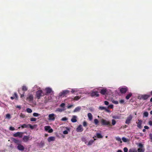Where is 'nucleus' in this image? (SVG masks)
Segmentation results:
<instances>
[{"label":"nucleus","mask_w":152,"mask_h":152,"mask_svg":"<svg viewBox=\"0 0 152 152\" xmlns=\"http://www.w3.org/2000/svg\"><path fill=\"white\" fill-rule=\"evenodd\" d=\"M45 90L46 91V93L45 94V95H48V94L51 93L52 92V89L50 88H45Z\"/></svg>","instance_id":"obj_10"},{"label":"nucleus","mask_w":152,"mask_h":152,"mask_svg":"<svg viewBox=\"0 0 152 152\" xmlns=\"http://www.w3.org/2000/svg\"><path fill=\"white\" fill-rule=\"evenodd\" d=\"M138 122H137V126L140 129H141L142 128V121L141 120L138 119Z\"/></svg>","instance_id":"obj_14"},{"label":"nucleus","mask_w":152,"mask_h":152,"mask_svg":"<svg viewBox=\"0 0 152 152\" xmlns=\"http://www.w3.org/2000/svg\"><path fill=\"white\" fill-rule=\"evenodd\" d=\"M45 94L41 90H38L36 92V97L38 99H39L41 97L44 96Z\"/></svg>","instance_id":"obj_1"},{"label":"nucleus","mask_w":152,"mask_h":152,"mask_svg":"<svg viewBox=\"0 0 152 152\" xmlns=\"http://www.w3.org/2000/svg\"><path fill=\"white\" fill-rule=\"evenodd\" d=\"M115 139L118 141L120 142L121 143L122 142L121 139L119 137H115Z\"/></svg>","instance_id":"obj_29"},{"label":"nucleus","mask_w":152,"mask_h":152,"mask_svg":"<svg viewBox=\"0 0 152 152\" xmlns=\"http://www.w3.org/2000/svg\"><path fill=\"white\" fill-rule=\"evenodd\" d=\"M73 106V105H72V104H71V105H69V106H67V108L68 109H70Z\"/></svg>","instance_id":"obj_56"},{"label":"nucleus","mask_w":152,"mask_h":152,"mask_svg":"<svg viewBox=\"0 0 152 152\" xmlns=\"http://www.w3.org/2000/svg\"><path fill=\"white\" fill-rule=\"evenodd\" d=\"M45 130L46 131H48L49 133H52L53 131V129L51 128V127L49 126H45L44 127Z\"/></svg>","instance_id":"obj_5"},{"label":"nucleus","mask_w":152,"mask_h":152,"mask_svg":"<svg viewBox=\"0 0 152 152\" xmlns=\"http://www.w3.org/2000/svg\"><path fill=\"white\" fill-rule=\"evenodd\" d=\"M68 120V118L66 117H63L61 119V121H66Z\"/></svg>","instance_id":"obj_37"},{"label":"nucleus","mask_w":152,"mask_h":152,"mask_svg":"<svg viewBox=\"0 0 152 152\" xmlns=\"http://www.w3.org/2000/svg\"><path fill=\"white\" fill-rule=\"evenodd\" d=\"M6 118H7L8 119H10L11 118L10 115L9 114H7L6 115Z\"/></svg>","instance_id":"obj_45"},{"label":"nucleus","mask_w":152,"mask_h":152,"mask_svg":"<svg viewBox=\"0 0 152 152\" xmlns=\"http://www.w3.org/2000/svg\"><path fill=\"white\" fill-rule=\"evenodd\" d=\"M81 109V107L79 106L76 107L73 110L74 112H77L79 111Z\"/></svg>","instance_id":"obj_20"},{"label":"nucleus","mask_w":152,"mask_h":152,"mask_svg":"<svg viewBox=\"0 0 152 152\" xmlns=\"http://www.w3.org/2000/svg\"><path fill=\"white\" fill-rule=\"evenodd\" d=\"M77 117L75 115H73L71 119V121L73 123H75L77 121L76 118Z\"/></svg>","instance_id":"obj_18"},{"label":"nucleus","mask_w":152,"mask_h":152,"mask_svg":"<svg viewBox=\"0 0 152 152\" xmlns=\"http://www.w3.org/2000/svg\"><path fill=\"white\" fill-rule=\"evenodd\" d=\"M113 104H110L109 105L108 107V108H113Z\"/></svg>","instance_id":"obj_54"},{"label":"nucleus","mask_w":152,"mask_h":152,"mask_svg":"<svg viewBox=\"0 0 152 152\" xmlns=\"http://www.w3.org/2000/svg\"><path fill=\"white\" fill-rule=\"evenodd\" d=\"M150 126H152V121H149L148 122Z\"/></svg>","instance_id":"obj_57"},{"label":"nucleus","mask_w":152,"mask_h":152,"mask_svg":"<svg viewBox=\"0 0 152 152\" xmlns=\"http://www.w3.org/2000/svg\"><path fill=\"white\" fill-rule=\"evenodd\" d=\"M129 152H135V150L133 149H130L129 150Z\"/></svg>","instance_id":"obj_48"},{"label":"nucleus","mask_w":152,"mask_h":152,"mask_svg":"<svg viewBox=\"0 0 152 152\" xmlns=\"http://www.w3.org/2000/svg\"><path fill=\"white\" fill-rule=\"evenodd\" d=\"M96 136H95L94 137H93V138H94V140H90L88 142L87 145H92L93 143L94 142V141L96 140V139L94 138V137H96Z\"/></svg>","instance_id":"obj_16"},{"label":"nucleus","mask_w":152,"mask_h":152,"mask_svg":"<svg viewBox=\"0 0 152 152\" xmlns=\"http://www.w3.org/2000/svg\"><path fill=\"white\" fill-rule=\"evenodd\" d=\"M13 141L15 143L17 144V145H18L19 144H20V141H19V140L18 139H16L15 138H13Z\"/></svg>","instance_id":"obj_21"},{"label":"nucleus","mask_w":152,"mask_h":152,"mask_svg":"<svg viewBox=\"0 0 152 152\" xmlns=\"http://www.w3.org/2000/svg\"><path fill=\"white\" fill-rule=\"evenodd\" d=\"M112 102L114 104H118V102L117 101L113 100Z\"/></svg>","instance_id":"obj_50"},{"label":"nucleus","mask_w":152,"mask_h":152,"mask_svg":"<svg viewBox=\"0 0 152 152\" xmlns=\"http://www.w3.org/2000/svg\"><path fill=\"white\" fill-rule=\"evenodd\" d=\"M96 135L97 137L99 138H102L103 137L101 134L99 133H97Z\"/></svg>","instance_id":"obj_26"},{"label":"nucleus","mask_w":152,"mask_h":152,"mask_svg":"<svg viewBox=\"0 0 152 152\" xmlns=\"http://www.w3.org/2000/svg\"><path fill=\"white\" fill-rule=\"evenodd\" d=\"M138 146L140 148H142L143 146V145L141 143H140Z\"/></svg>","instance_id":"obj_53"},{"label":"nucleus","mask_w":152,"mask_h":152,"mask_svg":"<svg viewBox=\"0 0 152 152\" xmlns=\"http://www.w3.org/2000/svg\"><path fill=\"white\" fill-rule=\"evenodd\" d=\"M65 105V104L64 103H61L60 105V106L61 107H64V106Z\"/></svg>","instance_id":"obj_51"},{"label":"nucleus","mask_w":152,"mask_h":152,"mask_svg":"<svg viewBox=\"0 0 152 152\" xmlns=\"http://www.w3.org/2000/svg\"><path fill=\"white\" fill-rule=\"evenodd\" d=\"M116 124V121H115L114 119H113L112 120V124L113 125H114Z\"/></svg>","instance_id":"obj_47"},{"label":"nucleus","mask_w":152,"mask_h":152,"mask_svg":"<svg viewBox=\"0 0 152 152\" xmlns=\"http://www.w3.org/2000/svg\"><path fill=\"white\" fill-rule=\"evenodd\" d=\"M37 120V119L34 118H30V121H35Z\"/></svg>","instance_id":"obj_44"},{"label":"nucleus","mask_w":152,"mask_h":152,"mask_svg":"<svg viewBox=\"0 0 152 152\" xmlns=\"http://www.w3.org/2000/svg\"><path fill=\"white\" fill-rule=\"evenodd\" d=\"M13 96L14 97L15 99H17L18 98V95L16 93H15L13 95Z\"/></svg>","instance_id":"obj_30"},{"label":"nucleus","mask_w":152,"mask_h":152,"mask_svg":"<svg viewBox=\"0 0 152 152\" xmlns=\"http://www.w3.org/2000/svg\"><path fill=\"white\" fill-rule=\"evenodd\" d=\"M28 89V88L27 87L25 86H22V90L23 91H27Z\"/></svg>","instance_id":"obj_28"},{"label":"nucleus","mask_w":152,"mask_h":152,"mask_svg":"<svg viewBox=\"0 0 152 152\" xmlns=\"http://www.w3.org/2000/svg\"><path fill=\"white\" fill-rule=\"evenodd\" d=\"M132 95V94L131 93H129L126 96V99L127 100L129 99Z\"/></svg>","instance_id":"obj_24"},{"label":"nucleus","mask_w":152,"mask_h":152,"mask_svg":"<svg viewBox=\"0 0 152 152\" xmlns=\"http://www.w3.org/2000/svg\"><path fill=\"white\" fill-rule=\"evenodd\" d=\"M105 107H102V106H99V109L101 110H105Z\"/></svg>","instance_id":"obj_41"},{"label":"nucleus","mask_w":152,"mask_h":152,"mask_svg":"<svg viewBox=\"0 0 152 152\" xmlns=\"http://www.w3.org/2000/svg\"><path fill=\"white\" fill-rule=\"evenodd\" d=\"M105 110L107 112H110V110L108 109H107L106 108H105Z\"/></svg>","instance_id":"obj_59"},{"label":"nucleus","mask_w":152,"mask_h":152,"mask_svg":"<svg viewBox=\"0 0 152 152\" xmlns=\"http://www.w3.org/2000/svg\"><path fill=\"white\" fill-rule=\"evenodd\" d=\"M107 92V90L106 89H102L100 91V93L103 95H104Z\"/></svg>","instance_id":"obj_22"},{"label":"nucleus","mask_w":152,"mask_h":152,"mask_svg":"<svg viewBox=\"0 0 152 152\" xmlns=\"http://www.w3.org/2000/svg\"><path fill=\"white\" fill-rule=\"evenodd\" d=\"M27 99L29 101H32L33 99V96L32 94H30L28 97L27 98Z\"/></svg>","instance_id":"obj_19"},{"label":"nucleus","mask_w":152,"mask_h":152,"mask_svg":"<svg viewBox=\"0 0 152 152\" xmlns=\"http://www.w3.org/2000/svg\"><path fill=\"white\" fill-rule=\"evenodd\" d=\"M117 152H123L121 150H118Z\"/></svg>","instance_id":"obj_64"},{"label":"nucleus","mask_w":152,"mask_h":152,"mask_svg":"<svg viewBox=\"0 0 152 152\" xmlns=\"http://www.w3.org/2000/svg\"><path fill=\"white\" fill-rule=\"evenodd\" d=\"M88 117L90 120H91L92 119V115L91 113H89L88 114Z\"/></svg>","instance_id":"obj_23"},{"label":"nucleus","mask_w":152,"mask_h":152,"mask_svg":"<svg viewBox=\"0 0 152 152\" xmlns=\"http://www.w3.org/2000/svg\"><path fill=\"white\" fill-rule=\"evenodd\" d=\"M64 110L60 108H58L56 109V111H58L59 112H61L62 111Z\"/></svg>","instance_id":"obj_38"},{"label":"nucleus","mask_w":152,"mask_h":152,"mask_svg":"<svg viewBox=\"0 0 152 152\" xmlns=\"http://www.w3.org/2000/svg\"><path fill=\"white\" fill-rule=\"evenodd\" d=\"M33 115L34 117H37L39 116H40V115L39 114L36 113H34L33 114Z\"/></svg>","instance_id":"obj_32"},{"label":"nucleus","mask_w":152,"mask_h":152,"mask_svg":"<svg viewBox=\"0 0 152 152\" xmlns=\"http://www.w3.org/2000/svg\"><path fill=\"white\" fill-rule=\"evenodd\" d=\"M63 133L64 134H68V132L66 130H65L63 132Z\"/></svg>","instance_id":"obj_55"},{"label":"nucleus","mask_w":152,"mask_h":152,"mask_svg":"<svg viewBox=\"0 0 152 152\" xmlns=\"http://www.w3.org/2000/svg\"><path fill=\"white\" fill-rule=\"evenodd\" d=\"M133 118V116L131 115H129L127 118V119L125 121L126 124H129L130 122Z\"/></svg>","instance_id":"obj_4"},{"label":"nucleus","mask_w":152,"mask_h":152,"mask_svg":"<svg viewBox=\"0 0 152 152\" xmlns=\"http://www.w3.org/2000/svg\"><path fill=\"white\" fill-rule=\"evenodd\" d=\"M149 137H150V139L151 140L152 139V134H149Z\"/></svg>","instance_id":"obj_62"},{"label":"nucleus","mask_w":152,"mask_h":152,"mask_svg":"<svg viewBox=\"0 0 152 152\" xmlns=\"http://www.w3.org/2000/svg\"><path fill=\"white\" fill-rule=\"evenodd\" d=\"M101 122L102 125H108L109 126H111L110 122L107 121L104 119H102L101 120Z\"/></svg>","instance_id":"obj_2"},{"label":"nucleus","mask_w":152,"mask_h":152,"mask_svg":"<svg viewBox=\"0 0 152 152\" xmlns=\"http://www.w3.org/2000/svg\"><path fill=\"white\" fill-rule=\"evenodd\" d=\"M104 103L105 105H107L109 104V102L108 101H105L104 102Z\"/></svg>","instance_id":"obj_52"},{"label":"nucleus","mask_w":152,"mask_h":152,"mask_svg":"<svg viewBox=\"0 0 152 152\" xmlns=\"http://www.w3.org/2000/svg\"><path fill=\"white\" fill-rule=\"evenodd\" d=\"M20 117L22 118H24L25 117V115L22 113H21L20 115Z\"/></svg>","instance_id":"obj_42"},{"label":"nucleus","mask_w":152,"mask_h":152,"mask_svg":"<svg viewBox=\"0 0 152 152\" xmlns=\"http://www.w3.org/2000/svg\"><path fill=\"white\" fill-rule=\"evenodd\" d=\"M91 96L92 97H98L99 94L98 91H91Z\"/></svg>","instance_id":"obj_8"},{"label":"nucleus","mask_w":152,"mask_h":152,"mask_svg":"<svg viewBox=\"0 0 152 152\" xmlns=\"http://www.w3.org/2000/svg\"><path fill=\"white\" fill-rule=\"evenodd\" d=\"M144 128H145V129H149V127L147 126H144Z\"/></svg>","instance_id":"obj_60"},{"label":"nucleus","mask_w":152,"mask_h":152,"mask_svg":"<svg viewBox=\"0 0 152 152\" xmlns=\"http://www.w3.org/2000/svg\"><path fill=\"white\" fill-rule=\"evenodd\" d=\"M83 125L84 127L87 126V122L85 121H84L83 123Z\"/></svg>","instance_id":"obj_40"},{"label":"nucleus","mask_w":152,"mask_h":152,"mask_svg":"<svg viewBox=\"0 0 152 152\" xmlns=\"http://www.w3.org/2000/svg\"><path fill=\"white\" fill-rule=\"evenodd\" d=\"M55 140V137H50L48 138V140L49 142L51 141H54Z\"/></svg>","instance_id":"obj_17"},{"label":"nucleus","mask_w":152,"mask_h":152,"mask_svg":"<svg viewBox=\"0 0 152 152\" xmlns=\"http://www.w3.org/2000/svg\"><path fill=\"white\" fill-rule=\"evenodd\" d=\"M150 96H151L150 95H148L146 94L142 95L141 97V99L143 100H146Z\"/></svg>","instance_id":"obj_13"},{"label":"nucleus","mask_w":152,"mask_h":152,"mask_svg":"<svg viewBox=\"0 0 152 152\" xmlns=\"http://www.w3.org/2000/svg\"><path fill=\"white\" fill-rule=\"evenodd\" d=\"M124 100H120V103H121V104H123V103L124 102Z\"/></svg>","instance_id":"obj_58"},{"label":"nucleus","mask_w":152,"mask_h":152,"mask_svg":"<svg viewBox=\"0 0 152 152\" xmlns=\"http://www.w3.org/2000/svg\"><path fill=\"white\" fill-rule=\"evenodd\" d=\"M76 130L77 132H81L83 130L82 125H79L78 127L77 128Z\"/></svg>","instance_id":"obj_9"},{"label":"nucleus","mask_w":152,"mask_h":152,"mask_svg":"<svg viewBox=\"0 0 152 152\" xmlns=\"http://www.w3.org/2000/svg\"><path fill=\"white\" fill-rule=\"evenodd\" d=\"M69 92V90H64L62 92H60L59 94V96L61 97H64L65 95L68 94Z\"/></svg>","instance_id":"obj_3"},{"label":"nucleus","mask_w":152,"mask_h":152,"mask_svg":"<svg viewBox=\"0 0 152 152\" xmlns=\"http://www.w3.org/2000/svg\"><path fill=\"white\" fill-rule=\"evenodd\" d=\"M9 129L11 131H14L15 130V128L12 126H10L9 128Z\"/></svg>","instance_id":"obj_46"},{"label":"nucleus","mask_w":152,"mask_h":152,"mask_svg":"<svg viewBox=\"0 0 152 152\" xmlns=\"http://www.w3.org/2000/svg\"><path fill=\"white\" fill-rule=\"evenodd\" d=\"M122 140L124 142H126L127 141V139L124 137H122Z\"/></svg>","instance_id":"obj_43"},{"label":"nucleus","mask_w":152,"mask_h":152,"mask_svg":"<svg viewBox=\"0 0 152 152\" xmlns=\"http://www.w3.org/2000/svg\"><path fill=\"white\" fill-rule=\"evenodd\" d=\"M148 112H145L143 113V115L144 116L147 117L148 116Z\"/></svg>","instance_id":"obj_39"},{"label":"nucleus","mask_w":152,"mask_h":152,"mask_svg":"<svg viewBox=\"0 0 152 152\" xmlns=\"http://www.w3.org/2000/svg\"><path fill=\"white\" fill-rule=\"evenodd\" d=\"M137 151L138 152H144V150L142 148H139L138 149Z\"/></svg>","instance_id":"obj_36"},{"label":"nucleus","mask_w":152,"mask_h":152,"mask_svg":"<svg viewBox=\"0 0 152 152\" xmlns=\"http://www.w3.org/2000/svg\"><path fill=\"white\" fill-rule=\"evenodd\" d=\"M124 152H128V149L127 148L125 147L124 148Z\"/></svg>","instance_id":"obj_49"},{"label":"nucleus","mask_w":152,"mask_h":152,"mask_svg":"<svg viewBox=\"0 0 152 152\" xmlns=\"http://www.w3.org/2000/svg\"><path fill=\"white\" fill-rule=\"evenodd\" d=\"M26 111L28 113H31L32 112V110L31 109L29 108H27L26 109Z\"/></svg>","instance_id":"obj_35"},{"label":"nucleus","mask_w":152,"mask_h":152,"mask_svg":"<svg viewBox=\"0 0 152 152\" xmlns=\"http://www.w3.org/2000/svg\"><path fill=\"white\" fill-rule=\"evenodd\" d=\"M44 145V141H41L39 144V146L40 147H42Z\"/></svg>","instance_id":"obj_25"},{"label":"nucleus","mask_w":152,"mask_h":152,"mask_svg":"<svg viewBox=\"0 0 152 152\" xmlns=\"http://www.w3.org/2000/svg\"><path fill=\"white\" fill-rule=\"evenodd\" d=\"M16 107L19 109H20L21 108V106L20 105H17Z\"/></svg>","instance_id":"obj_61"},{"label":"nucleus","mask_w":152,"mask_h":152,"mask_svg":"<svg viewBox=\"0 0 152 152\" xmlns=\"http://www.w3.org/2000/svg\"><path fill=\"white\" fill-rule=\"evenodd\" d=\"M128 88L127 87L122 88H120V91L122 94H125L127 91Z\"/></svg>","instance_id":"obj_12"},{"label":"nucleus","mask_w":152,"mask_h":152,"mask_svg":"<svg viewBox=\"0 0 152 152\" xmlns=\"http://www.w3.org/2000/svg\"><path fill=\"white\" fill-rule=\"evenodd\" d=\"M17 149L19 151H23L25 149L24 147L21 144H19L17 146Z\"/></svg>","instance_id":"obj_11"},{"label":"nucleus","mask_w":152,"mask_h":152,"mask_svg":"<svg viewBox=\"0 0 152 152\" xmlns=\"http://www.w3.org/2000/svg\"><path fill=\"white\" fill-rule=\"evenodd\" d=\"M55 115L53 113L49 114L48 115L49 120L50 121H54L55 120Z\"/></svg>","instance_id":"obj_7"},{"label":"nucleus","mask_w":152,"mask_h":152,"mask_svg":"<svg viewBox=\"0 0 152 152\" xmlns=\"http://www.w3.org/2000/svg\"><path fill=\"white\" fill-rule=\"evenodd\" d=\"M21 126L22 129L28 128V124H23L22 125H21Z\"/></svg>","instance_id":"obj_27"},{"label":"nucleus","mask_w":152,"mask_h":152,"mask_svg":"<svg viewBox=\"0 0 152 152\" xmlns=\"http://www.w3.org/2000/svg\"><path fill=\"white\" fill-rule=\"evenodd\" d=\"M23 132H18L13 134V136L15 137H18L20 138H22L23 137Z\"/></svg>","instance_id":"obj_6"},{"label":"nucleus","mask_w":152,"mask_h":152,"mask_svg":"<svg viewBox=\"0 0 152 152\" xmlns=\"http://www.w3.org/2000/svg\"><path fill=\"white\" fill-rule=\"evenodd\" d=\"M80 98V97L79 96H75L74 99V100H78Z\"/></svg>","instance_id":"obj_33"},{"label":"nucleus","mask_w":152,"mask_h":152,"mask_svg":"<svg viewBox=\"0 0 152 152\" xmlns=\"http://www.w3.org/2000/svg\"><path fill=\"white\" fill-rule=\"evenodd\" d=\"M28 128L29 127L31 129H34V126H32V125H31L30 124H28Z\"/></svg>","instance_id":"obj_34"},{"label":"nucleus","mask_w":152,"mask_h":152,"mask_svg":"<svg viewBox=\"0 0 152 152\" xmlns=\"http://www.w3.org/2000/svg\"><path fill=\"white\" fill-rule=\"evenodd\" d=\"M24 92L23 94H21V95H20L21 98H22L24 96Z\"/></svg>","instance_id":"obj_63"},{"label":"nucleus","mask_w":152,"mask_h":152,"mask_svg":"<svg viewBox=\"0 0 152 152\" xmlns=\"http://www.w3.org/2000/svg\"><path fill=\"white\" fill-rule=\"evenodd\" d=\"M99 122L98 120L97 119H94V123L95 125H97L98 124Z\"/></svg>","instance_id":"obj_31"},{"label":"nucleus","mask_w":152,"mask_h":152,"mask_svg":"<svg viewBox=\"0 0 152 152\" xmlns=\"http://www.w3.org/2000/svg\"><path fill=\"white\" fill-rule=\"evenodd\" d=\"M29 138L30 137H29V136H24L23 138V141L24 142H26L28 141L29 140Z\"/></svg>","instance_id":"obj_15"}]
</instances>
